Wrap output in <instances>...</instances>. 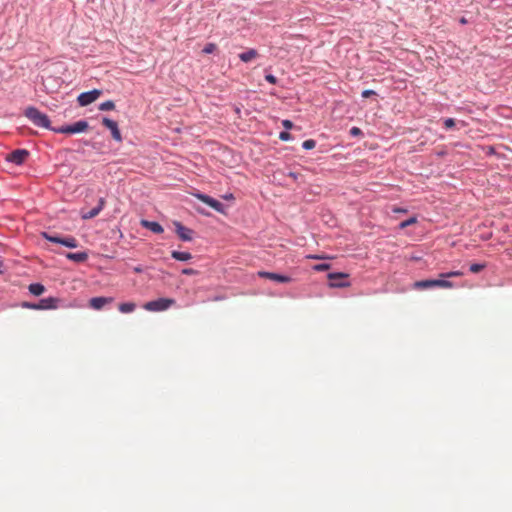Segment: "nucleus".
Returning <instances> with one entry per match:
<instances>
[{
    "instance_id": "f257e3e1",
    "label": "nucleus",
    "mask_w": 512,
    "mask_h": 512,
    "mask_svg": "<svg viewBox=\"0 0 512 512\" xmlns=\"http://www.w3.org/2000/svg\"><path fill=\"white\" fill-rule=\"evenodd\" d=\"M24 115L27 117L35 126L45 128L47 130L53 131V126H51V121L47 114L41 112L35 106H28L24 110Z\"/></svg>"
},
{
    "instance_id": "f03ea898",
    "label": "nucleus",
    "mask_w": 512,
    "mask_h": 512,
    "mask_svg": "<svg viewBox=\"0 0 512 512\" xmlns=\"http://www.w3.org/2000/svg\"><path fill=\"white\" fill-rule=\"evenodd\" d=\"M62 300L58 297L50 296L42 298L38 302L24 301L20 304L22 308L30 310H55L60 307Z\"/></svg>"
},
{
    "instance_id": "7ed1b4c3",
    "label": "nucleus",
    "mask_w": 512,
    "mask_h": 512,
    "mask_svg": "<svg viewBox=\"0 0 512 512\" xmlns=\"http://www.w3.org/2000/svg\"><path fill=\"white\" fill-rule=\"evenodd\" d=\"M437 287H439V288H453L454 287V283L449 281V280L442 279L440 277L439 279L419 280V281H415L412 284V288L416 289V290H425V289H432V288H437Z\"/></svg>"
},
{
    "instance_id": "20e7f679",
    "label": "nucleus",
    "mask_w": 512,
    "mask_h": 512,
    "mask_svg": "<svg viewBox=\"0 0 512 512\" xmlns=\"http://www.w3.org/2000/svg\"><path fill=\"white\" fill-rule=\"evenodd\" d=\"M42 236L45 240L48 242L54 243V244H60L64 247L75 249L78 247V241L73 236H61L59 234H50L48 232H43Z\"/></svg>"
},
{
    "instance_id": "39448f33",
    "label": "nucleus",
    "mask_w": 512,
    "mask_h": 512,
    "mask_svg": "<svg viewBox=\"0 0 512 512\" xmlns=\"http://www.w3.org/2000/svg\"><path fill=\"white\" fill-rule=\"evenodd\" d=\"M89 123L87 120H79L72 124H66L60 127H54L53 132L58 134H78L87 131Z\"/></svg>"
},
{
    "instance_id": "423d86ee",
    "label": "nucleus",
    "mask_w": 512,
    "mask_h": 512,
    "mask_svg": "<svg viewBox=\"0 0 512 512\" xmlns=\"http://www.w3.org/2000/svg\"><path fill=\"white\" fill-rule=\"evenodd\" d=\"M175 303L174 299L171 298H158L147 302L144 308L148 311L160 312L168 309Z\"/></svg>"
},
{
    "instance_id": "0eeeda50",
    "label": "nucleus",
    "mask_w": 512,
    "mask_h": 512,
    "mask_svg": "<svg viewBox=\"0 0 512 512\" xmlns=\"http://www.w3.org/2000/svg\"><path fill=\"white\" fill-rule=\"evenodd\" d=\"M348 274L344 272H330L327 277L329 279V286L332 288H344L350 286Z\"/></svg>"
},
{
    "instance_id": "6e6552de",
    "label": "nucleus",
    "mask_w": 512,
    "mask_h": 512,
    "mask_svg": "<svg viewBox=\"0 0 512 512\" xmlns=\"http://www.w3.org/2000/svg\"><path fill=\"white\" fill-rule=\"evenodd\" d=\"M102 93H103L102 90L96 89V88L80 93L77 97L79 106H81V107L88 106L89 104L96 101L102 95Z\"/></svg>"
},
{
    "instance_id": "1a4fd4ad",
    "label": "nucleus",
    "mask_w": 512,
    "mask_h": 512,
    "mask_svg": "<svg viewBox=\"0 0 512 512\" xmlns=\"http://www.w3.org/2000/svg\"><path fill=\"white\" fill-rule=\"evenodd\" d=\"M194 195L197 199H199L201 202L205 203L209 207L213 208L215 211L225 214V206L219 200L202 192H198Z\"/></svg>"
},
{
    "instance_id": "9d476101",
    "label": "nucleus",
    "mask_w": 512,
    "mask_h": 512,
    "mask_svg": "<svg viewBox=\"0 0 512 512\" xmlns=\"http://www.w3.org/2000/svg\"><path fill=\"white\" fill-rule=\"evenodd\" d=\"M29 155L30 152L27 149H16L7 154L5 159L9 163L20 166L25 163Z\"/></svg>"
},
{
    "instance_id": "9b49d317",
    "label": "nucleus",
    "mask_w": 512,
    "mask_h": 512,
    "mask_svg": "<svg viewBox=\"0 0 512 512\" xmlns=\"http://www.w3.org/2000/svg\"><path fill=\"white\" fill-rule=\"evenodd\" d=\"M101 123L102 125L109 129L110 132H111V136L112 138L116 141V142H121L122 141V134H121V131L118 127V123L113 120V119H110L109 117H106L104 116L101 120Z\"/></svg>"
},
{
    "instance_id": "f8f14e48",
    "label": "nucleus",
    "mask_w": 512,
    "mask_h": 512,
    "mask_svg": "<svg viewBox=\"0 0 512 512\" xmlns=\"http://www.w3.org/2000/svg\"><path fill=\"white\" fill-rule=\"evenodd\" d=\"M174 226L175 232L182 241L188 242L193 239V235L195 234V231L193 229L184 226L179 221H174Z\"/></svg>"
},
{
    "instance_id": "ddd939ff",
    "label": "nucleus",
    "mask_w": 512,
    "mask_h": 512,
    "mask_svg": "<svg viewBox=\"0 0 512 512\" xmlns=\"http://www.w3.org/2000/svg\"><path fill=\"white\" fill-rule=\"evenodd\" d=\"M258 276L260 278L269 279L278 283H290L292 282V278L288 275L276 273V272H269V271H259Z\"/></svg>"
},
{
    "instance_id": "4468645a",
    "label": "nucleus",
    "mask_w": 512,
    "mask_h": 512,
    "mask_svg": "<svg viewBox=\"0 0 512 512\" xmlns=\"http://www.w3.org/2000/svg\"><path fill=\"white\" fill-rule=\"evenodd\" d=\"M114 301L113 297H92L89 300V306L94 310H101L106 304H111Z\"/></svg>"
},
{
    "instance_id": "2eb2a0df",
    "label": "nucleus",
    "mask_w": 512,
    "mask_h": 512,
    "mask_svg": "<svg viewBox=\"0 0 512 512\" xmlns=\"http://www.w3.org/2000/svg\"><path fill=\"white\" fill-rule=\"evenodd\" d=\"M140 224L143 228L149 229L151 232L155 234H161L164 232L163 226L157 221L142 219Z\"/></svg>"
},
{
    "instance_id": "dca6fc26",
    "label": "nucleus",
    "mask_w": 512,
    "mask_h": 512,
    "mask_svg": "<svg viewBox=\"0 0 512 512\" xmlns=\"http://www.w3.org/2000/svg\"><path fill=\"white\" fill-rule=\"evenodd\" d=\"M65 257L73 262L76 263H82L85 262L88 259V253L86 251H80V252H68L65 254Z\"/></svg>"
},
{
    "instance_id": "f3484780",
    "label": "nucleus",
    "mask_w": 512,
    "mask_h": 512,
    "mask_svg": "<svg viewBox=\"0 0 512 512\" xmlns=\"http://www.w3.org/2000/svg\"><path fill=\"white\" fill-rule=\"evenodd\" d=\"M171 257L174 259V260H177V261H188L192 258V255L190 252H185V251H177V250H173L171 252Z\"/></svg>"
},
{
    "instance_id": "a211bd4d",
    "label": "nucleus",
    "mask_w": 512,
    "mask_h": 512,
    "mask_svg": "<svg viewBox=\"0 0 512 512\" xmlns=\"http://www.w3.org/2000/svg\"><path fill=\"white\" fill-rule=\"evenodd\" d=\"M29 292L34 296H40L45 292V286L42 283H31L28 287Z\"/></svg>"
},
{
    "instance_id": "6ab92c4d",
    "label": "nucleus",
    "mask_w": 512,
    "mask_h": 512,
    "mask_svg": "<svg viewBox=\"0 0 512 512\" xmlns=\"http://www.w3.org/2000/svg\"><path fill=\"white\" fill-rule=\"evenodd\" d=\"M257 55H258L257 50L251 48L245 52L240 53L239 59L242 62L247 63V62L251 61L253 58H255Z\"/></svg>"
},
{
    "instance_id": "aec40b11",
    "label": "nucleus",
    "mask_w": 512,
    "mask_h": 512,
    "mask_svg": "<svg viewBox=\"0 0 512 512\" xmlns=\"http://www.w3.org/2000/svg\"><path fill=\"white\" fill-rule=\"evenodd\" d=\"M118 309L124 314L131 313L136 309V304L133 302H124L119 305Z\"/></svg>"
},
{
    "instance_id": "412c9836",
    "label": "nucleus",
    "mask_w": 512,
    "mask_h": 512,
    "mask_svg": "<svg viewBox=\"0 0 512 512\" xmlns=\"http://www.w3.org/2000/svg\"><path fill=\"white\" fill-rule=\"evenodd\" d=\"M464 273L460 270H454V271H449V272H443V273H440V277L442 279H446L447 278H451V277H459V276H463Z\"/></svg>"
},
{
    "instance_id": "4be33fe9",
    "label": "nucleus",
    "mask_w": 512,
    "mask_h": 512,
    "mask_svg": "<svg viewBox=\"0 0 512 512\" xmlns=\"http://www.w3.org/2000/svg\"><path fill=\"white\" fill-rule=\"evenodd\" d=\"M99 213H100V211L96 207H94L87 212H82V219H84V220L92 219V218L96 217Z\"/></svg>"
},
{
    "instance_id": "5701e85b",
    "label": "nucleus",
    "mask_w": 512,
    "mask_h": 512,
    "mask_svg": "<svg viewBox=\"0 0 512 512\" xmlns=\"http://www.w3.org/2000/svg\"><path fill=\"white\" fill-rule=\"evenodd\" d=\"M115 108V103L112 100H107L99 105V110L109 111Z\"/></svg>"
},
{
    "instance_id": "b1692460",
    "label": "nucleus",
    "mask_w": 512,
    "mask_h": 512,
    "mask_svg": "<svg viewBox=\"0 0 512 512\" xmlns=\"http://www.w3.org/2000/svg\"><path fill=\"white\" fill-rule=\"evenodd\" d=\"M417 222V217L416 216H411L409 217L408 219L402 221L399 223V228L400 229H404L408 226H411L413 224H415Z\"/></svg>"
},
{
    "instance_id": "393cba45",
    "label": "nucleus",
    "mask_w": 512,
    "mask_h": 512,
    "mask_svg": "<svg viewBox=\"0 0 512 512\" xmlns=\"http://www.w3.org/2000/svg\"><path fill=\"white\" fill-rule=\"evenodd\" d=\"M486 267L485 263H473L469 266V271L471 273H479Z\"/></svg>"
},
{
    "instance_id": "a878e982",
    "label": "nucleus",
    "mask_w": 512,
    "mask_h": 512,
    "mask_svg": "<svg viewBox=\"0 0 512 512\" xmlns=\"http://www.w3.org/2000/svg\"><path fill=\"white\" fill-rule=\"evenodd\" d=\"M217 49V46L215 43H212V42H209L207 43L203 49H202V52L204 54H212L215 50Z\"/></svg>"
},
{
    "instance_id": "bb28decb",
    "label": "nucleus",
    "mask_w": 512,
    "mask_h": 512,
    "mask_svg": "<svg viewBox=\"0 0 512 512\" xmlns=\"http://www.w3.org/2000/svg\"><path fill=\"white\" fill-rule=\"evenodd\" d=\"M316 146V141L314 139H307L302 143V148L304 150H312Z\"/></svg>"
},
{
    "instance_id": "cd10ccee",
    "label": "nucleus",
    "mask_w": 512,
    "mask_h": 512,
    "mask_svg": "<svg viewBox=\"0 0 512 512\" xmlns=\"http://www.w3.org/2000/svg\"><path fill=\"white\" fill-rule=\"evenodd\" d=\"M331 267V265L329 263H319V264H316L312 267V269L314 271H317V272H322V271H327L329 270Z\"/></svg>"
},
{
    "instance_id": "c85d7f7f",
    "label": "nucleus",
    "mask_w": 512,
    "mask_h": 512,
    "mask_svg": "<svg viewBox=\"0 0 512 512\" xmlns=\"http://www.w3.org/2000/svg\"><path fill=\"white\" fill-rule=\"evenodd\" d=\"M443 125H444V128L446 130H450V129L454 128L455 125H456L455 119H453V118H446L443 121Z\"/></svg>"
},
{
    "instance_id": "c756f323",
    "label": "nucleus",
    "mask_w": 512,
    "mask_h": 512,
    "mask_svg": "<svg viewBox=\"0 0 512 512\" xmlns=\"http://www.w3.org/2000/svg\"><path fill=\"white\" fill-rule=\"evenodd\" d=\"M279 139L281 141H290L293 140V136L287 130H284L279 133Z\"/></svg>"
},
{
    "instance_id": "7c9ffc66",
    "label": "nucleus",
    "mask_w": 512,
    "mask_h": 512,
    "mask_svg": "<svg viewBox=\"0 0 512 512\" xmlns=\"http://www.w3.org/2000/svg\"><path fill=\"white\" fill-rule=\"evenodd\" d=\"M349 134L353 137H358V136H363V132L362 130L359 128V127H356V126H353L350 131H349Z\"/></svg>"
},
{
    "instance_id": "2f4dec72",
    "label": "nucleus",
    "mask_w": 512,
    "mask_h": 512,
    "mask_svg": "<svg viewBox=\"0 0 512 512\" xmlns=\"http://www.w3.org/2000/svg\"><path fill=\"white\" fill-rule=\"evenodd\" d=\"M282 126L285 128V130H291L294 128V123L289 119L282 120Z\"/></svg>"
},
{
    "instance_id": "473e14b6",
    "label": "nucleus",
    "mask_w": 512,
    "mask_h": 512,
    "mask_svg": "<svg viewBox=\"0 0 512 512\" xmlns=\"http://www.w3.org/2000/svg\"><path fill=\"white\" fill-rule=\"evenodd\" d=\"M265 80L268 83L273 84V85L277 84V82H278L277 77L275 75H273V74H270V73L265 75Z\"/></svg>"
},
{
    "instance_id": "72a5a7b5",
    "label": "nucleus",
    "mask_w": 512,
    "mask_h": 512,
    "mask_svg": "<svg viewBox=\"0 0 512 512\" xmlns=\"http://www.w3.org/2000/svg\"><path fill=\"white\" fill-rule=\"evenodd\" d=\"M376 94H377L376 91H374L372 89H366V90L362 91L361 96L363 98H369L370 96H374Z\"/></svg>"
},
{
    "instance_id": "f704fd0d",
    "label": "nucleus",
    "mask_w": 512,
    "mask_h": 512,
    "mask_svg": "<svg viewBox=\"0 0 512 512\" xmlns=\"http://www.w3.org/2000/svg\"><path fill=\"white\" fill-rule=\"evenodd\" d=\"M307 258L313 259V260L330 259V257H328L326 255H318V254H310L307 256Z\"/></svg>"
},
{
    "instance_id": "c9c22d12",
    "label": "nucleus",
    "mask_w": 512,
    "mask_h": 512,
    "mask_svg": "<svg viewBox=\"0 0 512 512\" xmlns=\"http://www.w3.org/2000/svg\"><path fill=\"white\" fill-rule=\"evenodd\" d=\"M182 274L184 275H196L198 274V271L193 268H184L182 270Z\"/></svg>"
},
{
    "instance_id": "e433bc0d",
    "label": "nucleus",
    "mask_w": 512,
    "mask_h": 512,
    "mask_svg": "<svg viewBox=\"0 0 512 512\" xmlns=\"http://www.w3.org/2000/svg\"><path fill=\"white\" fill-rule=\"evenodd\" d=\"M105 205V199L103 197L99 198L97 206H95L100 212L103 210Z\"/></svg>"
},
{
    "instance_id": "4c0bfd02",
    "label": "nucleus",
    "mask_w": 512,
    "mask_h": 512,
    "mask_svg": "<svg viewBox=\"0 0 512 512\" xmlns=\"http://www.w3.org/2000/svg\"><path fill=\"white\" fill-rule=\"evenodd\" d=\"M288 176L293 178L294 180L298 179V173H296V172H289Z\"/></svg>"
},
{
    "instance_id": "58836bf2",
    "label": "nucleus",
    "mask_w": 512,
    "mask_h": 512,
    "mask_svg": "<svg viewBox=\"0 0 512 512\" xmlns=\"http://www.w3.org/2000/svg\"><path fill=\"white\" fill-rule=\"evenodd\" d=\"M133 271L135 273H142L143 272V268L139 265V266L134 267Z\"/></svg>"
},
{
    "instance_id": "ea45409f",
    "label": "nucleus",
    "mask_w": 512,
    "mask_h": 512,
    "mask_svg": "<svg viewBox=\"0 0 512 512\" xmlns=\"http://www.w3.org/2000/svg\"><path fill=\"white\" fill-rule=\"evenodd\" d=\"M223 198H224V199H226V200H231V199H234V196H233V194H232V193H229V194H225V195L223 196Z\"/></svg>"
},
{
    "instance_id": "a19ab883",
    "label": "nucleus",
    "mask_w": 512,
    "mask_h": 512,
    "mask_svg": "<svg viewBox=\"0 0 512 512\" xmlns=\"http://www.w3.org/2000/svg\"><path fill=\"white\" fill-rule=\"evenodd\" d=\"M395 212H399V213H402V212H406V209H403V208H396L394 209Z\"/></svg>"
},
{
    "instance_id": "79ce46f5",
    "label": "nucleus",
    "mask_w": 512,
    "mask_h": 512,
    "mask_svg": "<svg viewBox=\"0 0 512 512\" xmlns=\"http://www.w3.org/2000/svg\"><path fill=\"white\" fill-rule=\"evenodd\" d=\"M459 22H460L461 24H466V23H467V20H466V18H465V17H462V18H460Z\"/></svg>"
},
{
    "instance_id": "37998d69",
    "label": "nucleus",
    "mask_w": 512,
    "mask_h": 512,
    "mask_svg": "<svg viewBox=\"0 0 512 512\" xmlns=\"http://www.w3.org/2000/svg\"><path fill=\"white\" fill-rule=\"evenodd\" d=\"M83 143L86 146H90L91 145V141H89V140H84Z\"/></svg>"
},
{
    "instance_id": "c03bdc74",
    "label": "nucleus",
    "mask_w": 512,
    "mask_h": 512,
    "mask_svg": "<svg viewBox=\"0 0 512 512\" xmlns=\"http://www.w3.org/2000/svg\"><path fill=\"white\" fill-rule=\"evenodd\" d=\"M437 154H438V156H444V155H445V152H444V151H441V152H438Z\"/></svg>"
},
{
    "instance_id": "a18cd8bd",
    "label": "nucleus",
    "mask_w": 512,
    "mask_h": 512,
    "mask_svg": "<svg viewBox=\"0 0 512 512\" xmlns=\"http://www.w3.org/2000/svg\"><path fill=\"white\" fill-rule=\"evenodd\" d=\"M493 152H494V148L490 147V153H493Z\"/></svg>"
},
{
    "instance_id": "49530a36",
    "label": "nucleus",
    "mask_w": 512,
    "mask_h": 512,
    "mask_svg": "<svg viewBox=\"0 0 512 512\" xmlns=\"http://www.w3.org/2000/svg\"><path fill=\"white\" fill-rule=\"evenodd\" d=\"M235 111H236V113H240V109L239 108H236Z\"/></svg>"
},
{
    "instance_id": "de8ad7c7",
    "label": "nucleus",
    "mask_w": 512,
    "mask_h": 512,
    "mask_svg": "<svg viewBox=\"0 0 512 512\" xmlns=\"http://www.w3.org/2000/svg\"><path fill=\"white\" fill-rule=\"evenodd\" d=\"M149 2H154L155 0H148Z\"/></svg>"
}]
</instances>
